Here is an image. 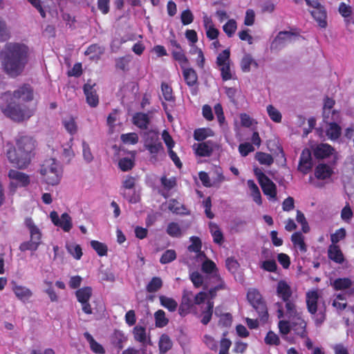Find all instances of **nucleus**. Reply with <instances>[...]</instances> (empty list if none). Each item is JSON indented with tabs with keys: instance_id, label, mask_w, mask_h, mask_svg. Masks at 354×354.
<instances>
[{
	"instance_id": "obj_1",
	"label": "nucleus",
	"mask_w": 354,
	"mask_h": 354,
	"mask_svg": "<svg viewBox=\"0 0 354 354\" xmlns=\"http://www.w3.org/2000/svg\"><path fill=\"white\" fill-rule=\"evenodd\" d=\"M28 47L24 44L7 43L0 53L2 66L10 77L19 75L28 61Z\"/></svg>"
},
{
	"instance_id": "obj_2",
	"label": "nucleus",
	"mask_w": 354,
	"mask_h": 354,
	"mask_svg": "<svg viewBox=\"0 0 354 354\" xmlns=\"http://www.w3.org/2000/svg\"><path fill=\"white\" fill-rule=\"evenodd\" d=\"M6 156L10 163L19 169L27 167L35 156L37 141L30 136L19 133L15 138V146L7 143Z\"/></svg>"
},
{
	"instance_id": "obj_3",
	"label": "nucleus",
	"mask_w": 354,
	"mask_h": 354,
	"mask_svg": "<svg viewBox=\"0 0 354 354\" xmlns=\"http://www.w3.org/2000/svg\"><path fill=\"white\" fill-rule=\"evenodd\" d=\"M39 173L42 180L50 185L59 184L62 177V167L55 158L45 160L41 165Z\"/></svg>"
},
{
	"instance_id": "obj_4",
	"label": "nucleus",
	"mask_w": 354,
	"mask_h": 354,
	"mask_svg": "<svg viewBox=\"0 0 354 354\" xmlns=\"http://www.w3.org/2000/svg\"><path fill=\"white\" fill-rule=\"evenodd\" d=\"M26 227L30 233V240L22 242L19 247L21 252L31 251L35 252L41 243L42 233L40 229L35 224L30 217L25 218Z\"/></svg>"
},
{
	"instance_id": "obj_5",
	"label": "nucleus",
	"mask_w": 354,
	"mask_h": 354,
	"mask_svg": "<svg viewBox=\"0 0 354 354\" xmlns=\"http://www.w3.org/2000/svg\"><path fill=\"white\" fill-rule=\"evenodd\" d=\"M1 109L6 116L18 122L28 119L34 113V109L27 106H21L12 102L6 106H1Z\"/></svg>"
},
{
	"instance_id": "obj_6",
	"label": "nucleus",
	"mask_w": 354,
	"mask_h": 354,
	"mask_svg": "<svg viewBox=\"0 0 354 354\" xmlns=\"http://www.w3.org/2000/svg\"><path fill=\"white\" fill-rule=\"evenodd\" d=\"M247 299L257 312L260 319L265 322L268 319V312L266 302L258 290L251 288L248 291Z\"/></svg>"
},
{
	"instance_id": "obj_7",
	"label": "nucleus",
	"mask_w": 354,
	"mask_h": 354,
	"mask_svg": "<svg viewBox=\"0 0 354 354\" xmlns=\"http://www.w3.org/2000/svg\"><path fill=\"white\" fill-rule=\"evenodd\" d=\"M194 294L191 290H184L183 292L180 304L178 307V313L184 317L189 314L194 308L193 300Z\"/></svg>"
},
{
	"instance_id": "obj_8",
	"label": "nucleus",
	"mask_w": 354,
	"mask_h": 354,
	"mask_svg": "<svg viewBox=\"0 0 354 354\" xmlns=\"http://www.w3.org/2000/svg\"><path fill=\"white\" fill-rule=\"evenodd\" d=\"M50 217L53 223L57 227H61L64 232H69L72 227V219L68 213H63L61 217H59L58 214L55 211L50 213Z\"/></svg>"
},
{
	"instance_id": "obj_9",
	"label": "nucleus",
	"mask_w": 354,
	"mask_h": 354,
	"mask_svg": "<svg viewBox=\"0 0 354 354\" xmlns=\"http://www.w3.org/2000/svg\"><path fill=\"white\" fill-rule=\"evenodd\" d=\"M306 327L307 323L302 318L301 315L294 316L292 318V330L295 335L301 339L307 338L309 340Z\"/></svg>"
},
{
	"instance_id": "obj_10",
	"label": "nucleus",
	"mask_w": 354,
	"mask_h": 354,
	"mask_svg": "<svg viewBox=\"0 0 354 354\" xmlns=\"http://www.w3.org/2000/svg\"><path fill=\"white\" fill-rule=\"evenodd\" d=\"M313 165L311 151L309 149L305 148L300 155L298 170L304 174H307L312 169Z\"/></svg>"
},
{
	"instance_id": "obj_11",
	"label": "nucleus",
	"mask_w": 354,
	"mask_h": 354,
	"mask_svg": "<svg viewBox=\"0 0 354 354\" xmlns=\"http://www.w3.org/2000/svg\"><path fill=\"white\" fill-rule=\"evenodd\" d=\"M12 96L16 100L30 102L33 100V89L30 84H24L13 92Z\"/></svg>"
},
{
	"instance_id": "obj_12",
	"label": "nucleus",
	"mask_w": 354,
	"mask_h": 354,
	"mask_svg": "<svg viewBox=\"0 0 354 354\" xmlns=\"http://www.w3.org/2000/svg\"><path fill=\"white\" fill-rule=\"evenodd\" d=\"M95 86V83L91 84L89 82H88L83 86L86 102L91 107H96L99 104V97L96 90L94 88Z\"/></svg>"
},
{
	"instance_id": "obj_13",
	"label": "nucleus",
	"mask_w": 354,
	"mask_h": 354,
	"mask_svg": "<svg viewBox=\"0 0 354 354\" xmlns=\"http://www.w3.org/2000/svg\"><path fill=\"white\" fill-rule=\"evenodd\" d=\"M335 104V101L330 98L328 97H326L324 99V111H323V117L325 121L327 122V120L329 119V115L331 114V120H338L339 118V113L338 111L336 110H331L334 105Z\"/></svg>"
},
{
	"instance_id": "obj_14",
	"label": "nucleus",
	"mask_w": 354,
	"mask_h": 354,
	"mask_svg": "<svg viewBox=\"0 0 354 354\" xmlns=\"http://www.w3.org/2000/svg\"><path fill=\"white\" fill-rule=\"evenodd\" d=\"M335 149L327 143H320L313 148V155L316 159H324L331 156Z\"/></svg>"
},
{
	"instance_id": "obj_15",
	"label": "nucleus",
	"mask_w": 354,
	"mask_h": 354,
	"mask_svg": "<svg viewBox=\"0 0 354 354\" xmlns=\"http://www.w3.org/2000/svg\"><path fill=\"white\" fill-rule=\"evenodd\" d=\"M181 69L186 84L189 87L197 86L198 78L196 71L193 68L187 67V66L182 67Z\"/></svg>"
},
{
	"instance_id": "obj_16",
	"label": "nucleus",
	"mask_w": 354,
	"mask_h": 354,
	"mask_svg": "<svg viewBox=\"0 0 354 354\" xmlns=\"http://www.w3.org/2000/svg\"><path fill=\"white\" fill-rule=\"evenodd\" d=\"M317 290H310L306 293V306L311 315H315L317 311V302L319 299Z\"/></svg>"
},
{
	"instance_id": "obj_17",
	"label": "nucleus",
	"mask_w": 354,
	"mask_h": 354,
	"mask_svg": "<svg viewBox=\"0 0 354 354\" xmlns=\"http://www.w3.org/2000/svg\"><path fill=\"white\" fill-rule=\"evenodd\" d=\"M8 177L16 181V184L20 187H26L30 183L28 175L15 169H10L8 172Z\"/></svg>"
},
{
	"instance_id": "obj_18",
	"label": "nucleus",
	"mask_w": 354,
	"mask_h": 354,
	"mask_svg": "<svg viewBox=\"0 0 354 354\" xmlns=\"http://www.w3.org/2000/svg\"><path fill=\"white\" fill-rule=\"evenodd\" d=\"M259 185L266 196H268L270 199H277V186L270 178L259 183Z\"/></svg>"
},
{
	"instance_id": "obj_19",
	"label": "nucleus",
	"mask_w": 354,
	"mask_h": 354,
	"mask_svg": "<svg viewBox=\"0 0 354 354\" xmlns=\"http://www.w3.org/2000/svg\"><path fill=\"white\" fill-rule=\"evenodd\" d=\"M333 174V169L325 163L318 164L315 169V176L319 180L329 178Z\"/></svg>"
},
{
	"instance_id": "obj_20",
	"label": "nucleus",
	"mask_w": 354,
	"mask_h": 354,
	"mask_svg": "<svg viewBox=\"0 0 354 354\" xmlns=\"http://www.w3.org/2000/svg\"><path fill=\"white\" fill-rule=\"evenodd\" d=\"M198 177L202 184L206 187H210L217 185L218 186L225 180V176L222 173H218L217 177L214 179L213 183H210L209 175L207 172L201 171L198 173Z\"/></svg>"
},
{
	"instance_id": "obj_21",
	"label": "nucleus",
	"mask_w": 354,
	"mask_h": 354,
	"mask_svg": "<svg viewBox=\"0 0 354 354\" xmlns=\"http://www.w3.org/2000/svg\"><path fill=\"white\" fill-rule=\"evenodd\" d=\"M214 301L207 300L206 306L205 308L201 307V322L203 325L206 326L210 322L214 313Z\"/></svg>"
},
{
	"instance_id": "obj_22",
	"label": "nucleus",
	"mask_w": 354,
	"mask_h": 354,
	"mask_svg": "<svg viewBox=\"0 0 354 354\" xmlns=\"http://www.w3.org/2000/svg\"><path fill=\"white\" fill-rule=\"evenodd\" d=\"M133 335L136 342L143 345L151 344V339L147 337L146 328L142 326H136L133 329Z\"/></svg>"
},
{
	"instance_id": "obj_23",
	"label": "nucleus",
	"mask_w": 354,
	"mask_h": 354,
	"mask_svg": "<svg viewBox=\"0 0 354 354\" xmlns=\"http://www.w3.org/2000/svg\"><path fill=\"white\" fill-rule=\"evenodd\" d=\"M12 290L15 296L22 301L28 300L32 295V292L29 288L18 285L15 282L13 283Z\"/></svg>"
},
{
	"instance_id": "obj_24",
	"label": "nucleus",
	"mask_w": 354,
	"mask_h": 354,
	"mask_svg": "<svg viewBox=\"0 0 354 354\" xmlns=\"http://www.w3.org/2000/svg\"><path fill=\"white\" fill-rule=\"evenodd\" d=\"M311 15L315 20L318 23V25L322 28H325L327 26L326 21V12L324 7L322 6L315 8L310 11Z\"/></svg>"
},
{
	"instance_id": "obj_25",
	"label": "nucleus",
	"mask_w": 354,
	"mask_h": 354,
	"mask_svg": "<svg viewBox=\"0 0 354 354\" xmlns=\"http://www.w3.org/2000/svg\"><path fill=\"white\" fill-rule=\"evenodd\" d=\"M327 122L328 127L326 130V134L328 138L331 140H337L339 139L342 134L341 127L335 122Z\"/></svg>"
},
{
	"instance_id": "obj_26",
	"label": "nucleus",
	"mask_w": 354,
	"mask_h": 354,
	"mask_svg": "<svg viewBox=\"0 0 354 354\" xmlns=\"http://www.w3.org/2000/svg\"><path fill=\"white\" fill-rule=\"evenodd\" d=\"M328 258L337 263H342L344 261V255L337 245L331 244L328 249Z\"/></svg>"
},
{
	"instance_id": "obj_27",
	"label": "nucleus",
	"mask_w": 354,
	"mask_h": 354,
	"mask_svg": "<svg viewBox=\"0 0 354 354\" xmlns=\"http://www.w3.org/2000/svg\"><path fill=\"white\" fill-rule=\"evenodd\" d=\"M277 292L283 301L288 300L292 296V290L290 286L287 283L286 281L283 280H281L278 282Z\"/></svg>"
},
{
	"instance_id": "obj_28",
	"label": "nucleus",
	"mask_w": 354,
	"mask_h": 354,
	"mask_svg": "<svg viewBox=\"0 0 354 354\" xmlns=\"http://www.w3.org/2000/svg\"><path fill=\"white\" fill-rule=\"evenodd\" d=\"M133 122L140 129L145 130L148 128L150 120L147 113L139 112L133 115Z\"/></svg>"
},
{
	"instance_id": "obj_29",
	"label": "nucleus",
	"mask_w": 354,
	"mask_h": 354,
	"mask_svg": "<svg viewBox=\"0 0 354 354\" xmlns=\"http://www.w3.org/2000/svg\"><path fill=\"white\" fill-rule=\"evenodd\" d=\"M214 277L215 278L218 284L213 288H211L207 293V300L213 301V299L216 297L217 292L221 290H225L226 288V286L225 281L222 279L219 274L217 273H214Z\"/></svg>"
},
{
	"instance_id": "obj_30",
	"label": "nucleus",
	"mask_w": 354,
	"mask_h": 354,
	"mask_svg": "<svg viewBox=\"0 0 354 354\" xmlns=\"http://www.w3.org/2000/svg\"><path fill=\"white\" fill-rule=\"evenodd\" d=\"M213 152V144L212 141H206L199 143L196 149V153L201 157H209Z\"/></svg>"
},
{
	"instance_id": "obj_31",
	"label": "nucleus",
	"mask_w": 354,
	"mask_h": 354,
	"mask_svg": "<svg viewBox=\"0 0 354 354\" xmlns=\"http://www.w3.org/2000/svg\"><path fill=\"white\" fill-rule=\"evenodd\" d=\"M209 228L213 237L214 242L218 245H221L224 241V237L219 226L216 223L210 222L209 223Z\"/></svg>"
},
{
	"instance_id": "obj_32",
	"label": "nucleus",
	"mask_w": 354,
	"mask_h": 354,
	"mask_svg": "<svg viewBox=\"0 0 354 354\" xmlns=\"http://www.w3.org/2000/svg\"><path fill=\"white\" fill-rule=\"evenodd\" d=\"M75 295L80 303H86V301H89L92 296V288L89 286L80 288L76 290Z\"/></svg>"
},
{
	"instance_id": "obj_33",
	"label": "nucleus",
	"mask_w": 354,
	"mask_h": 354,
	"mask_svg": "<svg viewBox=\"0 0 354 354\" xmlns=\"http://www.w3.org/2000/svg\"><path fill=\"white\" fill-rule=\"evenodd\" d=\"M291 241L295 247H297L301 252L307 251V246L304 242V237L299 232H295L291 236Z\"/></svg>"
},
{
	"instance_id": "obj_34",
	"label": "nucleus",
	"mask_w": 354,
	"mask_h": 354,
	"mask_svg": "<svg viewBox=\"0 0 354 354\" xmlns=\"http://www.w3.org/2000/svg\"><path fill=\"white\" fill-rule=\"evenodd\" d=\"M173 343L169 337V336L167 334H162L158 342V347L159 351L160 354H165L168 351H169L172 347Z\"/></svg>"
},
{
	"instance_id": "obj_35",
	"label": "nucleus",
	"mask_w": 354,
	"mask_h": 354,
	"mask_svg": "<svg viewBox=\"0 0 354 354\" xmlns=\"http://www.w3.org/2000/svg\"><path fill=\"white\" fill-rule=\"evenodd\" d=\"M84 335L88 342L91 349L93 353L97 354H104L105 353L104 347L100 343L96 342L89 333L86 332Z\"/></svg>"
},
{
	"instance_id": "obj_36",
	"label": "nucleus",
	"mask_w": 354,
	"mask_h": 354,
	"mask_svg": "<svg viewBox=\"0 0 354 354\" xmlns=\"http://www.w3.org/2000/svg\"><path fill=\"white\" fill-rule=\"evenodd\" d=\"M159 300L160 305L167 308L169 312H174L178 308V303L174 299L165 295H160L159 297Z\"/></svg>"
},
{
	"instance_id": "obj_37",
	"label": "nucleus",
	"mask_w": 354,
	"mask_h": 354,
	"mask_svg": "<svg viewBox=\"0 0 354 354\" xmlns=\"http://www.w3.org/2000/svg\"><path fill=\"white\" fill-rule=\"evenodd\" d=\"M248 185L251 191V195L253 201L259 205L262 204V198L260 190L258 186L252 180H248Z\"/></svg>"
},
{
	"instance_id": "obj_38",
	"label": "nucleus",
	"mask_w": 354,
	"mask_h": 354,
	"mask_svg": "<svg viewBox=\"0 0 354 354\" xmlns=\"http://www.w3.org/2000/svg\"><path fill=\"white\" fill-rule=\"evenodd\" d=\"M171 55L173 59L178 62L180 68L189 65V59L182 47L178 48V51H171Z\"/></svg>"
},
{
	"instance_id": "obj_39",
	"label": "nucleus",
	"mask_w": 354,
	"mask_h": 354,
	"mask_svg": "<svg viewBox=\"0 0 354 354\" xmlns=\"http://www.w3.org/2000/svg\"><path fill=\"white\" fill-rule=\"evenodd\" d=\"M157 142H161L159 138L158 133L153 131H149L145 133L144 147L147 148L149 145H154Z\"/></svg>"
},
{
	"instance_id": "obj_40",
	"label": "nucleus",
	"mask_w": 354,
	"mask_h": 354,
	"mask_svg": "<svg viewBox=\"0 0 354 354\" xmlns=\"http://www.w3.org/2000/svg\"><path fill=\"white\" fill-rule=\"evenodd\" d=\"M254 65V67H258L257 62L252 58L250 54H246L243 56L241 61V67L243 72L248 73L250 71V66Z\"/></svg>"
},
{
	"instance_id": "obj_41",
	"label": "nucleus",
	"mask_w": 354,
	"mask_h": 354,
	"mask_svg": "<svg viewBox=\"0 0 354 354\" xmlns=\"http://www.w3.org/2000/svg\"><path fill=\"white\" fill-rule=\"evenodd\" d=\"M351 285L352 281L349 278H337L332 283V286L335 290L348 289Z\"/></svg>"
},
{
	"instance_id": "obj_42",
	"label": "nucleus",
	"mask_w": 354,
	"mask_h": 354,
	"mask_svg": "<svg viewBox=\"0 0 354 354\" xmlns=\"http://www.w3.org/2000/svg\"><path fill=\"white\" fill-rule=\"evenodd\" d=\"M155 325L158 328H163L169 323V319L166 317L165 313L163 310H158L154 313Z\"/></svg>"
},
{
	"instance_id": "obj_43",
	"label": "nucleus",
	"mask_w": 354,
	"mask_h": 354,
	"mask_svg": "<svg viewBox=\"0 0 354 354\" xmlns=\"http://www.w3.org/2000/svg\"><path fill=\"white\" fill-rule=\"evenodd\" d=\"M215 315L219 317L220 319L218 320V325L223 327H230L232 323V316L230 313H227L224 314H221L218 312V308H216Z\"/></svg>"
},
{
	"instance_id": "obj_44",
	"label": "nucleus",
	"mask_w": 354,
	"mask_h": 354,
	"mask_svg": "<svg viewBox=\"0 0 354 354\" xmlns=\"http://www.w3.org/2000/svg\"><path fill=\"white\" fill-rule=\"evenodd\" d=\"M161 91L165 101L171 102H175V96L173 93V89L167 83L162 82Z\"/></svg>"
},
{
	"instance_id": "obj_45",
	"label": "nucleus",
	"mask_w": 354,
	"mask_h": 354,
	"mask_svg": "<svg viewBox=\"0 0 354 354\" xmlns=\"http://www.w3.org/2000/svg\"><path fill=\"white\" fill-rule=\"evenodd\" d=\"M168 209L176 214H186L185 211L187 209L185 205L180 204L176 199H171L169 201Z\"/></svg>"
},
{
	"instance_id": "obj_46",
	"label": "nucleus",
	"mask_w": 354,
	"mask_h": 354,
	"mask_svg": "<svg viewBox=\"0 0 354 354\" xmlns=\"http://www.w3.org/2000/svg\"><path fill=\"white\" fill-rule=\"evenodd\" d=\"M162 286V281L160 277H153L146 286L148 292H156Z\"/></svg>"
},
{
	"instance_id": "obj_47",
	"label": "nucleus",
	"mask_w": 354,
	"mask_h": 354,
	"mask_svg": "<svg viewBox=\"0 0 354 354\" xmlns=\"http://www.w3.org/2000/svg\"><path fill=\"white\" fill-rule=\"evenodd\" d=\"M66 250L76 260H80L82 257V250L79 244L70 243L67 244Z\"/></svg>"
},
{
	"instance_id": "obj_48",
	"label": "nucleus",
	"mask_w": 354,
	"mask_h": 354,
	"mask_svg": "<svg viewBox=\"0 0 354 354\" xmlns=\"http://www.w3.org/2000/svg\"><path fill=\"white\" fill-rule=\"evenodd\" d=\"M166 232L171 237H180L182 236V230L178 223L171 222L167 227Z\"/></svg>"
},
{
	"instance_id": "obj_49",
	"label": "nucleus",
	"mask_w": 354,
	"mask_h": 354,
	"mask_svg": "<svg viewBox=\"0 0 354 354\" xmlns=\"http://www.w3.org/2000/svg\"><path fill=\"white\" fill-rule=\"evenodd\" d=\"M91 246L100 257L107 254L108 248L105 243L93 240L91 241Z\"/></svg>"
},
{
	"instance_id": "obj_50",
	"label": "nucleus",
	"mask_w": 354,
	"mask_h": 354,
	"mask_svg": "<svg viewBox=\"0 0 354 354\" xmlns=\"http://www.w3.org/2000/svg\"><path fill=\"white\" fill-rule=\"evenodd\" d=\"M255 158L261 165L270 166L274 162V159L270 154L261 151L256 153Z\"/></svg>"
},
{
	"instance_id": "obj_51",
	"label": "nucleus",
	"mask_w": 354,
	"mask_h": 354,
	"mask_svg": "<svg viewBox=\"0 0 354 354\" xmlns=\"http://www.w3.org/2000/svg\"><path fill=\"white\" fill-rule=\"evenodd\" d=\"M237 28L236 22L234 19L228 20L223 26V30L228 37H232Z\"/></svg>"
},
{
	"instance_id": "obj_52",
	"label": "nucleus",
	"mask_w": 354,
	"mask_h": 354,
	"mask_svg": "<svg viewBox=\"0 0 354 354\" xmlns=\"http://www.w3.org/2000/svg\"><path fill=\"white\" fill-rule=\"evenodd\" d=\"M176 259V252L174 250H167L161 256L160 262L162 264L171 263Z\"/></svg>"
},
{
	"instance_id": "obj_53",
	"label": "nucleus",
	"mask_w": 354,
	"mask_h": 354,
	"mask_svg": "<svg viewBox=\"0 0 354 354\" xmlns=\"http://www.w3.org/2000/svg\"><path fill=\"white\" fill-rule=\"evenodd\" d=\"M151 155V158L156 160L157 155L160 153H164V147L162 142H157V144L149 145L148 147L145 148Z\"/></svg>"
},
{
	"instance_id": "obj_54",
	"label": "nucleus",
	"mask_w": 354,
	"mask_h": 354,
	"mask_svg": "<svg viewBox=\"0 0 354 354\" xmlns=\"http://www.w3.org/2000/svg\"><path fill=\"white\" fill-rule=\"evenodd\" d=\"M63 124L66 129V130L71 134L74 135L76 133L77 130V124L75 121V119L72 117H70L68 119H65L63 120Z\"/></svg>"
},
{
	"instance_id": "obj_55",
	"label": "nucleus",
	"mask_w": 354,
	"mask_h": 354,
	"mask_svg": "<svg viewBox=\"0 0 354 354\" xmlns=\"http://www.w3.org/2000/svg\"><path fill=\"white\" fill-rule=\"evenodd\" d=\"M346 231L344 227L339 228L335 233L330 234L332 244L337 245L338 242L345 239Z\"/></svg>"
},
{
	"instance_id": "obj_56",
	"label": "nucleus",
	"mask_w": 354,
	"mask_h": 354,
	"mask_svg": "<svg viewBox=\"0 0 354 354\" xmlns=\"http://www.w3.org/2000/svg\"><path fill=\"white\" fill-rule=\"evenodd\" d=\"M201 270L206 274L214 273L217 270L216 263L213 261L207 259L202 263Z\"/></svg>"
},
{
	"instance_id": "obj_57",
	"label": "nucleus",
	"mask_w": 354,
	"mask_h": 354,
	"mask_svg": "<svg viewBox=\"0 0 354 354\" xmlns=\"http://www.w3.org/2000/svg\"><path fill=\"white\" fill-rule=\"evenodd\" d=\"M267 111L270 119L275 122H280L281 121V113L272 105L270 104L267 106Z\"/></svg>"
},
{
	"instance_id": "obj_58",
	"label": "nucleus",
	"mask_w": 354,
	"mask_h": 354,
	"mask_svg": "<svg viewBox=\"0 0 354 354\" xmlns=\"http://www.w3.org/2000/svg\"><path fill=\"white\" fill-rule=\"evenodd\" d=\"M160 182L164 189L167 191L171 190L177 185L176 178L175 177L167 178L165 176H163L160 178Z\"/></svg>"
},
{
	"instance_id": "obj_59",
	"label": "nucleus",
	"mask_w": 354,
	"mask_h": 354,
	"mask_svg": "<svg viewBox=\"0 0 354 354\" xmlns=\"http://www.w3.org/2000/svg\"><path fill=\"white\" fill-rule=\"evenodd\" d=\"M265 343L268 345L278 346L280 344L279 336L272 330L268 332L264 339Z\"/></svg>"
},
{
	"instance_id": "obj_60",
	"label": "nucleus",
	"mask_w": 354,
	"mask_h": 354,
	"mask_svg": "<svg viewBox=\"0 0 354 354\" xmlns=\"http://www.w3.org/2000/svg\"><path fill=\"white\" fill-rule=\"evenodd\" d=\"M290 321L280 320L278 324V327L281 334L286 335L290 330H292V318H289Z\"/></svg>"
},
{
	"instance_id": "obj_61",
	"label": "nucleus",
	"mask_w": 354,
	"mask_h": 354,
	"mask_svg": "<svg viewBox=\"0 0 354 354\" xmlns=\"http://www.w3.org/2000/svg\"><path fill=\"white\" fill-rule=\"evenodd\" d=\"M118 166L122 171H127L133 167L134 161L129 158H123L119 160Z\"/></svg>"
},
{
	"instance_id": "obj_62",
	"label": "nucleus",
	"mask_w": 354,
	"mask_h": 354,
	"mask_svg": "<svg viewBox=\"0 0 354 354\" xmlns=\"http://www.w3.org/2000/svg\"><path fill=\"white\" fill-rule=\"evenodd\" d=\"M102 53V50L101 47L97 44H93L90 45L86 50L84 54L86 55H91V59H94V57L101 55Z\"/></svg>"
},
{
	"instance_id": "obj_63",
	"label": "nucleus",
	"mask_w": 354,
	"mask_h": 354,
	"mask_svg": "<svg viewBox=\"0 0 354 354\" xmlns=\"http://www.w3.org/2000/svg\"><path fill=\"white\" fill-rule=\"evenodd\" d=\"M130 61L131 59L129 56L119 57L115 60V67L122 71H126L128 70Z\"/></svg>"
},
{
	"instance_id": "obj_64",
	"label": "nucleus",
	"mask_w": 354,
	"mask_h": 354,
	"mask_svg": "<svg viewBox=\"0 0 354 354\" xmlns=\"http://www.w3.org/2000/svg\"><path fill=\"white\" fill-rule=\"evenodd\" d=\"M192 244L188 246V250L193 252H201L202 248V242L200 238L197 236L191 237Z\"/></svg>"
}]
</instances>
